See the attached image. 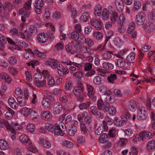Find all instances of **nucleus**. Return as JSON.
Masks as SVG:
<instances>
[{"mask_svg": "<svg viewBox=\"0 0 155 155\" xmlns=\"http://www.w3.org/2000/svg\"><path fill=\"white\" fill-rule=\"evenodd\" d=\"M81 50L82 52L84 53L88 54H92L91 50L89 47L84 46H82Z\"/></svg>", "mask_w": 155, "mask_h": 155, "instance_id": "ea45409f", "label": "nucleus"}, {"mask_svg": "<svg viewBox=\"0 0 155 155\" xmlns=\"http://www.w3.org/2000/svg\"><path fill=\"white\" fill-rule=\"evenodd\" d=\"M128 50H129L128 48H126L121 50L117 53H115L114 54L118 58L124 59L123 56L126 54Z\"/></svg>", "mask_w": 155, "mask_h": 155, "instance_id": "a878e982", "label": "nucleus"}, {"mask_svg": "<svg viewBox=\"0 0 155 155\" xmlns=\"http://www.w3.org/2000/svg\"><path fill=\"white\" fill-rule=\"evenodd\" d=\"M102 6L100 4H97L94 8V14L96 16H99L101 15Z\"/></svg>", "mask_w": 155, "mask_h": 155, "instance_id": "b1692460", "label": "nucleus"}, {"mask_svg": "<svg viewBox=\"0 0 155 155\" xmlns=\"http://www.w3.org/2000/svg\"><path fill=\"white\" fill-rule=\"evenodd\" d=\"M127 121V119L123 116L120 117H115L114 120V124L116 126L120 127L123 126L124 123Z\"/></svg>", "mask_w": 155, "mask_h": 155, "instance_id": "423d86ee", "label": "nucleus"}, {"mask_svg": "<svg viewBox=\"0 0 155 155\" xmlns=\"http://www.w3.org/2000/svg\"><path fill=\"white\" fill-rule=\"evenodd\" d=\"M52 98L51 95H48L44 97L42 101V105L44 108L47 109L49 108L51 105L50 99Z\"/></svg>", "mask_w": 155, "mask_h": 155, "instance_id": "20e7f679", "label": "nucleus"}, {"mask_svg": "<svg viewBox=\"0 0 155 155\" xmlns=\"http://www.w3.org/2000/svg\"><path fill=\"white\" fill-rule=\"evenodd\" d=\"M114 4L118 12H121L124 9V3L122 0H115Z\"/></svg>", "mask_w": 155, "mask_h": 155, "instance_id": "9d476101", "label": "nucleus"}, {"mask_svg": "<svg viewBox=\"0 0 155 155\" xmlns=\"http://www.w3.org/2000/svg\"><path fill=\"white\" fill-rule=\"evenodd\" d=\"M28 31L30 34V36L34 35L37 31L36 27L33 25H29L28 26Z\"/></svg>", "mask_w": 155, "mask_h": 155, "instance_id": "4be33fe9", "label": "nucleus"}, {"mask_svg": "<svg viewBox=\"0 0 155 155\" xmlns=\"http://www.w3.org/2000/svg\"><path fill=\"white\" fill-rule=\"evenodd\" d=\"M142 4L139 1H136L134 3V6L132 10L134 11L138 10L141 6Z\"/></svg>", "mask_w": 155, "mask_h": 155, "instance_id": "c03bdc74", "label": "nucleus"}, {"mask_svg": "<svg viewBox=\"0 0 155 155\" xmlns=\"http://www.w3.org/2000/svg\"><path fill=\"white\" fill-rule=\"evenodd\" d=\"M112 54H113L111 52L107 51L102 54V57L104 60H107L111 58Z\"/></svg>", "mask_w": 155, "mask_h": 155, "instance_id": "7c9ffc66", "label": "nucleus"}, {"mask_svg": "<svg viewBox=\"0 0 155 155\" xmlns=\"http://www.w3.org/2000/svg\"><path fill=\"white\" fill-rule=\"evenodd\" d=\"M13 6L11 2L6 1L5 2L4 4L3 7L1 8L2 11L3 10L4 11V15L5 16V14H6L8 12L11 10L13 8Z\"/></svg>", "mask_w": 155, "mask_h": 155, "instance_id": "6e6552de", "label": "nucleus"}, {"mask_svg": "<svg viewBox=\"0 0 155 155\" xmlns=\"http://www.w3.org/2000/svg\"><path fill=\"white\" fill-rule=\"evenodd\" d=\"M109 131V134L111 137H114L117 133V130L114 128L110 129Z\"/></svg>", "mask_w": 155, "mask_h": 155, "instance_id": "774afa93", "label": "nucleus"}, {"mask_svg": "<svg viewBox=\"0 0 155 155\" xmlns=\"http://www.w3.org/2000/svg\"><path fill=\"white\" fill-rule=\"evenodd\" d=\"M8 61L9 63L12 65H15L17 63V59L15 56H12L9 58Z\"/></svg>", "mask_w": 155, "mask_h": 155, "instance_id": "bf43d9fd", "label": "nucleus"}, {"mask_svg": "<svg viewBox=\"0 0 155 155\" xmlns=\"http://www.w3.org/2000/svg\"><path fill=\"white\" fill-rule=\"evenodd\" d=\"M111 11H112L111 13H110L111 16L110 17V20L114 24L115 23L118 17V14L114 9V8L112 7H110Z\"/></svg>", "mask_w": 155, "mask_h": 155, "instance_id": "dca6fc26", "label": "nucleus"}, {"mask_svg": "<svg viewBox=\"0 0 155 155\" xmlns=\"http://www.w3.org/2000/svg\"><path fill=\"white\" fill-rule=\"evenodd\" d=\"M108 111L110 115L114 116L116 114V109L114 107L111 106L109 107Z\"/></svg>", "mask_w": 155, "mask_h": 155, "instance_id": "0e129e2a", "label": "nucleus"}, {"mask_svg": "<svg viewBox=\"0 0 155 155\" xmlns=\"http://www.w3.org/2000/svg\"><path fill=\"white\" fill-rule=\"evenodd\" d=\"M128 140L125 138H121L117 143V145L119 147H123L127 143Z\"/></svg>", "mask_w": 155, "mask_h": 155, "instance_id": "864d4df0", "label": "nucleus"}, {"mask_svg": "<svg viewBox=\"0 0 155 155\" xmlns=\"http://www.w3.org/2000/svg\"><path fill=\"white\" fill-rule=\"evenodd\" d=\"M146 18L145 14L143 12H140L136 16V22L138 25H141L144 24Z\"/></svg>", "mask_w": 155, "mask_h": 155, "instance_id": "7ed1b4c3", "label": "nucleus"}, {"mask_svg": "<svg viewBox=\"0 0 155 155\" xmlns=\"http://www.w3.org/2000/svg\"><path fill=\"white\" fill-rule=\"evenodd\" d=\"M46 81L45 80L42 81H36L34 82L35 86L38 87H41L45 85Z\"/></svg>", "mask_w": 155, "mask_h": 155, "instance_id": "de8ad7c7", "label": "nucleus"}, {"mask_svg": "<svg viewBox=\"0 0 155 155\" xmlns=\"http://www.w3.org/2000/svg\"><path fill=\"white\" fill-rule=\"evenodd\" d=\"M62 145L63 146L69 148H71L73 146V143L71 142L65 140L62 141Z\"/></svg>", "mask_w": 155, "mask_h": 155, "instance_id": "603ef678", "label": "nucleus"}, {"mask_svg": "<svg viewBox=\"0 0 155 155\" xmlns=\"http://www.w3.org/2000/svg\"><path fill=\"white\" fill-rule=\"evenodd\" d=\"M6 38L2 35H0V47H4L6 43Z\"/></svg>", "mask_w": 155, "mask_h": 155, "instance_id": "052dcab7", "label": "nucleus"}, {"mask_svg": "<svg viewBox=\"0 0 155 155\" xmlns=\"http://www.w3.org/2000/svg\"><path fill=\"white\" fill-rule=\"evenodd\" d=\"M155 148V141L152 140L148 142L147 145V150L151 151L153 149Z\"/></svg>", "mask_w": 155, "mask_h": 155, "instance_id": "4c0bfd02", "label": "nucleus"}, {"mask_svg": "<svg viewBox=\"0 0 155 155\" xmlns=\"http://www.w3.org/2000/svg\"><path fill=\"white\" fill-rule=\"evenodd\" d=\"M102 67L104 69L108 70H112L114 68V66L112 64L107 62H104L102 64Z\"/></svg>", "mask_w": 155, "mask_h": 155, "instance_id": "e433bc0d", "label": "nucleus"}, {"mask_svg": "<svg viewBox=\"0 0 155 155\" xmlns=\"http://www.w3.org/2000/svg\"><path fill=\"white\" fill-rule=\"evenodd\" d=\"M1 76L3 79L8 83H10L12 81V79L9 75L6 73H2L1 74Z\"/></svg>", "mask_w": 155, "mask_h": 155, "instance_id": "a18cd8bd", "label": "nucleus"}, {"mask_svg": "<svg viewBox=\"0 0 155 155\" xmlns=\"http://www.w3.org/2000/svg\"><path fill=\"white\" fill-rule=\"evenodd\" d=\"M135 28V24L134 22L130 23L128 25L127 32L129 33H131L134 30Z\"/></svg>", "mask_w": 155, "mask_h": 155, "instance_id": "8fccbe9b", "label": "nucleus"}, {"mask_svg": "<svg viewBox=\"0 0 155 155\" xmlns=\"http://www.w3.org/2000/svg\"><path fill=\"white\" fill-rule=\"evenodd\" d=\"M53 113L55 115L59 114L62 110V106L60 103H54L52 105Z\"/></svg>", "mask_w": 155, "mask_h": 155, "instance_id": "39448f33", "label": "nucleus"}, {"mask_svg": "<svg viewBox=\"0 0 155 155\" xmlns=\"http://www.w3.org/2000/svg\"><path fill=\"white\" fill-rule=\"evenodd\" d=\"M77 130V128H76L75 127H72L70 126L68 130V133L70 136L72 137L74 135Z\"/></svg>", "mask_w": 155, "mask_h": 155, "instance_id": "473e14b6", "label": "nucleus"}, {"mask_svg": "<svg viewBox=\"0 0 155 155\" xmlns=\"http://www.w3.org/2000/svg\"><path fill=\"white\" fill-rule=\"evenodd\" d=\"M93 82L96 85H100L103 83V79L101 77L97 76L93 79Z\"/></svg>", "mask_w": 155, "mask_h": 155, "instance_id": "72a5a7b5", "label": "nucleus"}, {"mask_svg": "<svg viewBox=\"0 0 155 155\" xmlns=\"http://www.w3.org/2000/svg\"><path fill=\"white\" fill-rule=\"evenodd\" d=\"M117 76L115 74H111L108 76L107 79L108 81L111 83H113L117 79Z\"/></svg>", "mask_w": 155, "mask_h": 155, "instance_id": "338daca9", "label": "nucleus"}, {"mask_svg": "<svg viewBox=\"0 0 155 155\" xmlns=\"http://www.w3.org/2000/svg\"><path fill=\"white\" fill-rule=\"evenodd\" d=\"M90 18V13L88 12L83 13L81 15L80 19L81 22H86Z\"/></svg>", "mask_w": 155, "mask_h": 155, "instance_id": "412c9836", "label": "nucleus"}, {"mask_svg": "<svg viewBox=\"0 0 155 155\" xmlns=\"http://www.w3.org/2000/svg\"><path fill=\"white\" fill-rule=\"evenodd\" d=\"M31 1L26 2L24 5V7L19 10V13L21 15H24L26 18H28L31 12Z\"/></svg>", "mask_w": 155, "mask_h": 155, "instance_id": "f257e3e1", "label": "nucleus"}, {"mask_svg": "<svg viewBox=\"0 0 155 155\" xmlns=\"http://www.w3.org/2000/svg\"><path fill=\"white\" fill-rule=\"evenodd\" d=\"M38 143L41 146L46 149H49L51 145L50 142L48 140L43 138H41L38 140Z\"/></svg>", "mask_w": 155, "mask_h": 155, "instance_id": "f8f14e48", "label": "nucleus"}, {"mask_svg": "<svg viewBox=\"0 0 155 155\" xmlns=\"http://www.w3.org/2000/svg\"><path fill=\"white\" fill-rule=\"evenodd\" d=\"M34 53L38 57L41 58H44L46 57L47 52L45 51L41 52L37 49L34 51Z\"/></svg>", "mask_w": 155, "mask_h": 155, "instance_id": "c756f323", "label": "nucleus"}, {"mask_svg": "<svg viewBox=\"0 0 155 155\" xmlns=\"http://www.w3.org/2000/svg\"><path fill=\"white\" fill-rule=\"evenodd\" d=\"M116 101L115 99L111 96H108L104 100L105 102L108 104H112L114 103Z\"/></svg>", "mask_w": 155, "mask_h": 155, "instance_id": "680f3d73", "label": "nucleus"}, {"mask_svg": "<svg viewBox=\"0 0 155 155\" xmlns=\"http://www.w3.org/2000/svg\"><path fill=\"white\" fill-rule=\"evenodd\" d=\"M116 65L119 67H122L125 66V62L121 59H117L115 60Z\"/></svg>", "mask_w": 155, "mask_h": 155, "instance_id": "a19ab883", "label": "nucleus"}, {"mask_svg": "<svg viewBox=\"0 0 155 155\" xmlns=\"http://www.w3.org/2000/svg\"><path fill=\"white\" fill-rule=\"evenodd\" d=\"M146 108L142 106H140L138 109L137 119L139 120L143 121L146 120L147 117L146 112Z\"/></svg>", "mask_w": 155, "mask_h": 155, "instance_id": "f03ea898", "label": "nucleus"}, {"mask_svg": "<svg viewBox=\"0 0 155 155\" xmlns=\"http://www.w3.org/2000/svg\"><path fill=\"white\" fill-rule=\"evenodd\" d=\"M18 30L16 28H13L10 30L9 33L11 35L13 38H15L19 36Z\"/></svg>", "mask_w": 155, "mask_h": 155, "instance_id": "2f4dec72", "label": "nucleus"}, {"mask_svg": "<svg viewBox=\"0 0 155 155\" xmlns=\"http://www.w3.org/2000/svg\"><path fill=\"white\" fill-rule=\"evenodd\" d=\"M87 89L88 91L87 94L88 96H90L94 94L95 92L94 91V88L92 86L87 84Z\"/></svg>", "mask_w": 155, "mask_h": 155, "instance_id": "6e6d98bb", "label": "nucleus"}, {"mask_svg": "<svg viewBox=\"0 0 155 155\" xmlns=\"http://www.w3.org/2000/svg\"><path fill=\"white\" fill-rule=\"evenodd\" d=\"M37 38L39 42L45 43L48 39V35L47 33H40L37 36Z\"/></svg>", "mask_w": 155, "mask_h": 155, "instance_id": "1a4fd4ad", "label": "nucleus"}, {"mask_svg": "<svg viewBox=\"0 0 155 155\" xmlns=\"http://www.w3.org/2000/svg\"><path fill=\"white\" fill-rule=\"evenodd\" d=\"M20 35L21 38L24 39L30 40L31 39L30 34L28 31L25 30L23 31H19Z\"/></svg>", "mask_w": 155, "mask_h": 155, "instance_id": "6ab92c4d", "label": "nucleus"}, {"mask_svg": "<svg viewBox=\"0 0 155 155\" xmlns=\"http://www.w3.org/2000/svg\"><path fill=\"white\" fill-rule=\"evenodd\" d=\"M61 61L63 63L66 64L67 65H71V61H68V59L66 56V55L63 54L61 58Z\"/></svg>", "mask_w": 155, "mask_h": 155, "instance_id": "09e8293b", "label": "nucleus"}, {"mask_svg": "<svg viewBox=\"0 0 155 155\" xmlns=\"http://www.w3.org/2000/svg\"><path fill=\"white\" fill-rule=\"evenodd\" d=\"M8 101L9 105L12 108L15 110L18 109V105L14 97H10Z\"/></svg>", "mask_w": 155, "mask_h": 155, "instance_id": "9b49d317", "label": "nucleus"}, {"mask_svg": "<svg viewBox=\"0 0 155 155\" xmlns=\"http://www.w3.org/2000/svg\"><path fill=\"white\" fill-rule=\"evenodd\" d=\"M45 128L49 132L52 133L55 127V123L54 124L49 123H46L45 124Z\"/></svg>", "mask_w": 155, "mask_h": 155, "instance_id": "c85d7f7f", "label": "nucleus"}, {"mask_svg": "<svg viewBox=\"0 0 155 155\" xmlns=\"http://www.w3.org/2000/svg\"><path fill=\"white\" fill-rule=\"evenodd\" d=\"M93 36L95 39L99 40L101 39L103 37L102 33L99 31H95L93 34Z\"/></svg>", "mask_w": 155, "mask_h": 155, "instance_id": "13d9d810", "label": "nucleus"}, {"mask_svg": "<svg viewBox=\"0 0 155 155\" xmlns=\"http://www.w3.org/2000/svg\"><path fill=\"white\" fill-rule=\"evenodd\" d=\"M31 109L26 107H23L21 109V113L25 117H27L29 115Z\"/></svg>", "mask_w": 155, "mask_h": 155, "instance_id": "79ce46f5", "label": "nucleus"}, {"mask_svg": "<svg viewBox=\"0 0 155 155\" xmlns=\"http://www.w3.org/2000/svg\"><path fill=\"white\" fill-rule=\"evenodd\" d=\"M126 19V16L125 14H121L119 16L117 21V24H123V23Z\"/></svg>", "mask_w": 155, "mask_h": 155, "instance_id": "3c124183", "label": "nucleus"}, {"mask_svg": "<svg viewBox=\"0 0 155 155\" xmlns=\"http://www.w3.org/2000/svg\"><path fill=\"white\" fill-rule=\"evenodd\" d=\"M57 61L54 59L48 60L45 62V63L47 65H50L53 69H55L57 67Z\"/></svg>", "mask_w": 155, "mask_h": 155, "instance_id": "393cba45", "label": "nucleus"}, {"mask_svg": "<svg viewBox=\"0 0 155 155\" xmlns=\"http://www.w3.org/2000/svg\"><path fill=\"white\" fill-rule=\"evenodd\" d=\"M91 25L97 30H99L102 28V26L100 21L95 18H93L90 21Z\"/></svg>", "mask_w": 155, "mask_h": 155, "instance_id": "0eeeda50", "label": "nucleus"}, {"mask_svg": "<svg viewBox=\"0 0 155 155\" xmlns=\"http://www.w3.org/2000/svg\"><path fill=\"white\" fill-rule=\"evenodd\" d=\"M108 139L107 134L104 133L100 136L99 141L101 143H104L108 140Z\"/></svg>", "mask_w": 155, "mask_h": 155, "instance_id": "58836bf2", "label": "nucleus"}, {"mask_svg": "<svg viewBox=\"0 0 155 155\" xmlns=\"http://www.w3.org/2000/svg\"><path fill=\"white\" fill-rule=\"evenodd\" d=\"M136 102L134 100H130L127 104V108L132 112H134L136 110Z\"/></svg>", "mask_w": 155, "mask_h": 155, "instance_id": "a211bd4d", "label": "nucleus"}, {"mask_svg": "<svg viewBox=\"0 0 155 155\" xmlns=\"http://www.w3.org/2000/svg\"><path fill=\"white\" fill-rule=\"evenodd\" d=\"M7 40L8 42L11 45V47L15 50L21 51V49L18 46L16 45L14 42L11 39L8 38Z\"/></svg>", "mask_w": 155, "mask_h": 155, "instance_id": "bb28decb", "label": "nucleus"}, {"mask_svg": "<svg viewBox=\"0 0 155 155\" xmlns=\"http://www.w3.org/2000/svg\"><path fill=\"white\" fill-rule=\"evenodd\" d=\"M7 129L10 131L11 134H16V131L14 130L13 126V124L11 125L7 121L5 125Z\"/></svg>", "mask_w": 155, "mask_h": 155, "instance_id": "c9c22d12", "label": "nucleus"}, {"mask_svg": "<svg viewBox=\"0 0 155 155\" xmlns=\"http://www.w3.org/2000/svg\"><path fill=\"white\" fill-rule=\"evenodd\" d=\"M25 51H26V53L24 54L25 58L28 60H31V59L33 58L34 53L30 48L25 49Z\"/></svg>", "mask_w": 155, "mask_h": 155, "instance_id": "2eb2a0df", "label": "nucleus"}, {"mask_svg": "<svg viewBox=\"0 0 155 155\" xmlns=\"http://www.w3.org/2000/svg\"><path fill=\"white\" fill-rule=\"evenodd\" d=\"M17 101L18 105L20 107H24L26 104L25 98L19 96L17 97Z\"/></svg>", "mask_w": 155, "mask_h": 155, "instance_id": "cd10ccee", "label": "nucleus"}, {"mask_svg": "<svg viewBox=\"0 0 155 155\" xmlns=\"http://www.w3.org/2000/svg\"><path fill=\"white\" fill-rule=\"evenodd\" d=\"M52 116L51 113L48 111H42L41 114V117L46 121L50 120Z\"/></svg>", "mask_w": 155, "mask_h": 155, "instance_id": "ddd939ff", "label": "nucleus"}, {"mask_svg": "<svg viewBox=\"0 0 155 155\" xmlns=\"http://www.w3.org/2000/svg\"><path fill=\"white\" fill-rule=\"evenodd\" d=\"M114 45L118 47H120L122 44L120 39L118 37H115L114 38Z\"/></svg>", "mask_w": 155, "mask_h": 155, "instance_id": "69168bd1", "label": "nucleus"}, {"mask_svg": "<svg viewBox=\"0 0 155 155\" xmlns=\"http://www.w3.org/2000/svg\"><path fill=\"white\" fill-rule=\"evenodd\" d=\"M73 76L78 81L81 80L83 76V73L81 71H78L74 73Z\"/></svg>", "mask_w": 155, "mask_h": 155, "instance_id": "e2e57ef3", "label": "nucleus"}, {"mask_svg": "<svg viewBox=\"0 0 155 155\" xmlns=\"http://www.w3.org/2000/svg\"><path fill=\"white\" fill-rule=\"evenodd\" d=\"M26 128L28 131L32 133L34 131L35 127L34 124L29 123L27 125Z\"/></svg>", "mask_w": 155, "mask_h": 155, "instance_id": "4d7b16f0", "label": "nucleus"}, {"mask_svg": "<svg viewBox=\"0 0 155 155\" xmlns=\"http://www.w3.org/2000/svg\"><path fill=\"white\" fill-rule=\"evenodd\" d=\"M69 73L68 69L66 68L63 67L61 68V71H59L58 74L60 76L66 75Z\"/></svg>", "mask_w": 155, "mask_h": 155, "instance_id": "5fc2aeb1", "label": "nucleus"}, {"mask_svg": "<svg viewBox=\"0 0 155 155\" xmlns=\"http://www.w3.org/2000/svg\"><path fill=\"white\" fill-rule=\"evenodd\" d=\"M148 19L149 21H150V22L151 23L150 24H149L147 26L146 28L150 32H152L154 30L155 28V26L153 23V22L154 21V18L153 15H152V18H151V16H150L148 17Z\"/></svg>", "mask_w": 155, "mask_h": 155, "instance_id": "aec40b11", "label": "nucleus"}, {"mask_svg": "<svg viewBox=\"0 0 155 155\" xmlns=\"http://www.w3.org/2000/svg\"><path fill=\"white\" fill-rule=\"evenodd\" d=\"M20 141L23 144L27 145H31V142L28 137L25 135H22L19 137Z\"/></svg>", "mask_w": 155, "mask_h": 155, "instance_id": "4468645a", "label": "nucleus"}, {"mask_svg": "<svg viewBox=\"0 0 155 155\" xmlns=\"http://www.w3.org/2000/svg\"><path fill=\"white\" fill-rule=\"evenodd\" d=\"M109 14L106 8H104L103 9L102 13V18L104 20H106L109 18Z\"/></svg>", "mask_w": 155, "mask_h": 155, "instance_id": "37998d69", "label": "nucleus"}, {"mask_svg": "<svg viewBox=\"0 0 155 155\" xmlns=\"http://www.w3.org/2000/svg\"><path fill=\"white\" fill-rule=\"evenodd\" d=\"M15 114V112L11 109L9 108V111L7 112L5 114V117L7 119H11L13 117V115Z\"/></svg>", "mask_w": 155, "mask_h": 155, "instance_id": "49530a36", "label": "nucleus"}, {"mask_svg": "<svg viewBox=\"0 0 155 155\" xmlns=\"http://www.w3.org/2000/svg\"><path fill=\"white\" fill-rule=\"evenodd\" d=\"M9 148V144L4 139L0 140V149L2 150H6Z\"/></svg>", "mask_w": 155, "mask_h": 155, "instance_id": "5701e85b", "label": "nucleus"}, {"mask_svg": "<svg viewBox=\"0 0 155 155\" xmlns=\"http://www.w3.org/2000/svg\"><path fill=\"white\" fill-rule=\"evenodd\" d=\"M52 133L57 136H63L64 135L63 131L61 130V127L57 123H55V127Z\"/></svg>", "mask_w": 155, "mask_h": 155, "instance_id": "f3484780", "label": "nucleus"}, {"mask_svg": "<svg viewBox=\"0 0 155 155\" xmlns=\"http://www.w3.org/2000/svg\"><path fill=\"white\" fill-rule=\"evenodd\" d=\"M7 129L10 131L11 134H16V131L14 130L13 126V124L11 125L7 121L5 125Z\"/></svg>", "mask_w": 155, "mask_h": 155, "instance_id": "f704fd0d", "label": "nucleus"}]
</instances>
